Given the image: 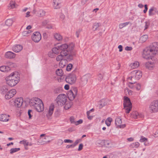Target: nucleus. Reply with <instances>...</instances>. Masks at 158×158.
<instances>
[{
	"label": "nucleus",
	"instance_id": "9b49d317",
	"mask_svg": "<svg viewBox=\"0 0 158 158\" xmlns=\"http://www.w3.org/2000/svg\"><path fill=\"white\" fill-rule=\"evenodd\" d=\"M77 93V88H74L73 90H70L68 92L67 95L70 101L73 100L75 98Z\"/></svg>",
	"mask_w": 158,
	"mask_h": 158
},
{
	"label": "nucleus",
	"instance_id": "4468645a",
	"mask_svg": "<svg viewBox=\"0 0 158 158\" xmlns=\"http://www.w3.org/2000/svg\"><path fill=\"white\" fill-rule=\"evenodd\" d=\"M16 91L15 89H12L9 91L6 94L5 98L9 99L13 97L16 94Z\"/></svg>",
	"mask_w": 158,
	"mask_h": 158
},
{
	"label": "nucleus",
	"instance_id": "4be33fe9",
	"mask_svg": "<svg viewBox=\"0 0 158 158\" xmlns=\"http://www.w3.org/2000/svg\"><path fill=\"white\" fill-rule=\"evenodd\" d=\"M61 45L53 48L52 49V52L56 55H58L59 53H60L61 49Z\"/></svg>",
	"mask_w": 158,
	"mask_h": 158
},
{
	"label": "nucleus",
	"instance_id": "69168bd1",
	"mask_svg": "<svg viewBox=\"0 0 158 158\" xmlns=\"http://www.w3.org/2000/svg\"><path fill=\"white\" fill-rule=\"evenodd\" d=\"M132 48L131 47L128 46H127L125 48V49L127 51L131 50H132Z\"/></svg>",
	"mask_w": 158,
	"mask_h": 158
},
{
	"label": "nucleus",
	"instance_id": "49530a36",
	"mask_svg": "<svg viewBox=\"0 0 158 158\" xmlns=\"http://www.w3.org/2000/svg\"><path fill=\"white\" fill-rule=\"evenodd\" d=\"M152 63H150L149 62H147L145 64V66L146 68L151 69L152 68Z\"/></svg>",
	"mask_w": 158,
	"mask_h": 158
},
{
	"label": "nucleus",
	"instance_id": "338daca9",
	"mask_svg": "<svg viewBox=\"0 0 158 158\" xmlns=\"http://www.w3.org/2000/svg\"><path fill=\"white\" fill-rule=\"evenodd\" d=\"M60 90L58 88L55 89L54 91V92L55 94H58L59 93Z\"/></svg>",
	"mask_w": 158,
	"mask_h": 158
},
{
	"label": "nucleus",
	"instance_id": "09e8293b",
	"mask_svg": "<svg viewBox=\"0 0 158 158\" xmlns=\"http://www.w3.org/2000/svg\"><path fill=\"white\" fill-rule=\"evenodd\" d=\"M20 144H23L24 146H28L29 145V143L25 139H23L19 142Z\"/></svg>",
	"mask_w": 158,
	"mask_h": 158
},
{
	"label": "nucleus",
	"instance_id": "052dcab7",
	"mask_svg": "<svg viewBox=\"0 0 158 158\" xmlns=\"http://www.w3.org/2000/svg\"><path fill=\"white\" fill-rule=\"evenodd\" d=\"M22 35L23 36H27L29 35L27 33V31H23L22 33Z\"/></svg>",
	"mask_w": 158,
	"mask_h": 158
},
{
	"label": "nucleus",
	"instance_id": "13d9d810",
	"mask_svg": "<svg viewBox=\"0 0 158 158\" xmlns=\"http://www.w3.org/2000/svg\"><path fill=\"white\" fill-rule=\"evenodd\" d=\"M63 143L62 140L61 139H59L57 141V144L58 145H61Z\"/></svg>",
	"mask_w": 158,
	"mask_h": 158
},
{
	"label": "nucleus",
	"instance_id": "bb28decb",
	"mask_svg": "<svg viewBox=\"0 0 158 158\" xmlns=\"http://www.w3.org/2000/svg\"><path fill=\"white\" fill-rule=\"evenodd\" d=\"M64 108L65 110H67L69 109L73 105V102L71 101L67 102L65 104Z\"/></svg>",
	"mask_w": 158,
	"mask_h": 158
},
{
	"label": "nucleus",
	"instance_id": "8fccbe9b",
	"mask_svg": "<svg viewBox=\"0 0 158 158\" xmlns=\"http://www.w3.org/2000/svg\"><path fill=\"white\" fill-rule=\"evenodd\" d=\"M105 145L107 147H111L112 144L111 143L108 141H106L105 142Z\"/></svg>",
	"mask_w": 158,
	"mask_h": 158
},
{
	"label": "nucleus",
	"instance_id": "c9c22d12",
	"mask_svg": "<svg viewBox=\"0 0 158 158\" xmlns=\"http://www.w3.org/2000/svg\"><path fill=\"white\" fill-rule=\"evenodd\" d=\"M139 65V63L137 61H135L134 63L131 64L130 65L132 69L137 68Z\"/></svg>",
	"mask_w": 158,
	"mask_h": 158
},
{
	"label": "nucleus",
	"instance_id": "ddd939ff",
	"mask_svg": "<svg viewBox=\"0 0 158 158\" xmlns=\"http://www.w3.org/2000/svg\"><path fill=\"white\" fill-rule=\"evenodd\" d=\"M128 85L129 87L133 89L139 90L141 88V85L139 83L134 82H129Z\"/></svg>",
	"mask_w": 158,
	"mask_h": 158
},
{
	"label": "nucleus",
	"instance_id": "423d86ee",
	"mask_svg": "<svg viewBox=\"0 0 158 158\" xmlns=\"http://www.w3.org/2000/svg\"><path fill=\"white\" fill-rule=\"evenodd\" d=\"M67 98V97L65 94H59L56 98V102L58 106H62L65 104Z\"/></svg>",
	"mask_w": 158,
	"mask_h": 158
},
{
	"label": "nucleus",
	"instance_id": "7ed1b4c3",
	"mask_svg": "<svg viewBox=\"0 0 158 158\" xmlns=\"http://www.w3.org/2000/svg\"><path fill=\"white\" fill-rule=\"evenodd\" d=\"M29 104L38 112H41L44 110V104L40 99L35 98L30 100Z\"/></svg>",
	"mask_w": 158,
	"mask_h": 158
},
{
	"label": "nucleus",
	"instance_id": "c03bdc74",
	"mask_svg": "<svg viewBox=\"0 0 158 158\" xmlns=\"http://www.w3.org/2000/svg\"><path fill=\"white\" fill-rule=\"evenodd\" d=\"M139 145V143L136 142L133 143L131 144V147L132 148H137Z\"/></svg>",
	"mask_w": 158,
	"mask_h": 158
},
{
	"label": "nucleus",
	"instance_id": "f8f14e48",
	"mask_svg": "<svg viewBox=\"0 0 158 158\" xmlns=\"http://www.w3.org/2000/svg\"><path fill=\"white\" fill-rule=\"evenodd\" d=\"M32 40L35 42H38L41 39V34L38 32H34L31 36Z\"/></svg>",
	"mask_w": 158,
	"mask_h": 158
},
{
	"label": "nucleus",
	"instance_id": "e433bc0d",
	"mask_svg": "<svg viewBox=\"0 0 158 158\" xmlns=\"http://www.w3.org/2000/svg\"><path fill=\"white\" fill-rule=\"evenodd\" d=\"M130 22H127L123 23H121L119 25V27L120 29H121L125 27L128 25L129 23Z\"/></svg>",
	"mask_w": 158,
	"mask_h": 158
},
{
	"label": "nucleus",
	"instance_id": "864d4df0",
	"mask_svg": "<svg viewBox=\"0 0 158 158\" xmlns=\"http://www.w3.org/2000/svg\"><path fill=\"white\" fill-rule=\"evenodd\" d=\"M145 26H144V27L145 28L144 29V30H145L148 28L149 27V25H150V23L149 22H145Z\"/></svg>",
	"mask_w": 158,
	"mask_h": 158
},
{
	"label": "nucleus",
	"instance_id": "774afa93",
	"mask_svg": "<svg viewBox=\"0 0 158 158\" xmlns=\"http://www.w3.org/2000/svg\"><path fill=\"white\" fill-rule=\"evenodd\" d=\"M129 91V89L128 88L125 89L124 90V92L126 94V95H127L128 94Z\"/></svg>",
	"mask_w": 158,
	"mask_h": 158
},
{
	"label": "nucleus",
	"instance_id": "9d476101",
	"mask_svg": "<svg viewBox=\"0 0 158 158\" xmlns=\"http://www.w3.org/2000/svg\"><path fill=\"white\" fill-rule=\"evenodd\" d=\"M45 134H42L40 135V138L38 139V142L41 144H44L50 142L49 137L45 136Z\"/></svg>",
	"mask_w": 158,
	"mask_h": 158
},
{
	"label": "nucleus",
	"instance_id": "e2e57ef3",
	"mask_svg": "<svg viewBox=\"0 0 158 158\" xmlns=\"http://www.w3.org/2000/svg\"><path fill=\"white\" fill-rule=\"evenodd\" d=\"M83 147V144L82 143L80 144L79 145V148L78 149V151H81Z\"/></svg>",
	"mask_w": 158,
	"mask_h": 158
},
{
	"label": "nucleus",
	"instance_id": "bf43d9fd",
	"mask_svg": "<svg viewBox=\"0 0 158 158\" xmlns=\"http://www.w3.org/2000/svg\"><path fill=\"white\" fill-rule=\"evenodd\" d=\"M144 9L143 10V12L144 13H146L148 10V5L147 4H145L144 6Z\"/></svg>",
	"mask_w": 158,
	"mask_h": 158
},
{
	"label": "nucleus",
	"instance_id": "4d7b16f0",
	"mask_svg": "<svg viewBox=\"0 0 158 158\" xmlns=\"http://www.w3.org/2000/svg\"><path fill=\"white\" fill-rule=\"evenodd\" d=\"M83 122V121L82 119H80L79 120L76 121L75 123V124L76 125H77L78 124H81Z\"/></svg>",
	"mask_w": 158,
	"mask_h": 158
},
{
	"label": "nucleus",
	"instance_id": "2f4dec72",
	"mask_svg": "<svg viewBox=\"0 0 158 158\" xmlns=\"http://www.w3.org/2000/svg\"><path fill=\"white\" fill-rule=\"evenodd\" d=\"M10 70L9 67L6 66H2L0 67V70L2 72L8 71Z\"/></svg>",
	"mask_w": 158,
	"mask_h": 158
},
{
	"label": "nucleus",
	"instance_id": "393cba45",
	"mask_svg": "<svg viewBox=\"0 0 158 158\" xmlns=\"http://www.w3.org/2000/svg\"><path fill=\"white\" fill-rule=\"evenodd\" d=\"M54 107L55 106L54 105H51L49 107L48 112L47 114V116H50L52 115L54 111Z\"/></svg>",
	"mask_w": 158,
	"mask_h": 158
},
{
	"label": "nucleus",
	"instance_id": "5fc2aeb1",
	"mask_svg": "<svg viewBox=\"0 0 158 158\" xmlns=\"http://www.w3.org/2000/svg\"><path fill=\"white\" fill-rule=\"evenodd\" d=\"M70 121L71 122V123L74 124H75V123L76 121H75V119L73 117L71 116L70 118H69Z\"/></svg>",
	"mask_w": 158,
	"mask_h": 158
},
{
	"label": "nucleus",
	"instance_id": "a211bd4d",
	"mask_svg": "<svg viewBox=\"0 0 158 158\" xmlns=\"http://www.w3.org/2000/svg\"><path fill=\"white\" fill-rule=\"evenodd\" d=\"M23 48L21 45L16 44L13 46L12 47V50L15 52H19L21 51Z\"/></svg>",
	"mask_w": 158,
	"mask_h": 158
},
{
	"label": "nucleus",
	"instance_id": "79ce46f5",
	"mask_svg": "<svg viewBox=\"0 0 158 158\" xmlns=\"http://www.w3.org/2000/svg\"><path fill=\"white\" fill-rule=\"evenodd\" d=\"M66 60H63L60 61L59 63V66L61 68H64L65 66Z\"/></svg>",
	"mask_w": 158,
	"mask_h": 158
},
{
	"label": "nucleus",
	"instance_id": "39448f33",
	"mask_svg": "<svg viewBox=\"0 0 158 158\" xmlns=\"http://www.w3.org/2000/svg\"><path fill=\"white\" fill-rule=\"evenodd\" d=\"M123 102L124 108L127 114H128L131 109L132 104L129 98L127 97H124Z\"/></svg>",
	"mask_w": 158,
	"mask_h": 158
},
{
	"label": "nucleus",
	"instance_id": "f257e3e1",
	"mask_svg": "<svg viewBox=\"0 0 158 158\" xmlns=\"http://www.w3.org/2000/svg\"><path fill=\"white\" fill-rule=\"evenodd\" d=\"M152 54L158 55V43H152L148 48H145L143 50V57L147 59H152Z\"/></svg>",
	"mask_w": 158,
	"mask_h": 158
},
{
	"label": "nucleus",
	"instance_id": "c85d7f7f",
	"mask_svg": "<svg viewBox=\"0 0 158 158\" xmlns=\"http://www.w3.org/2000/svg\"><path fill=\"white\" fill-rule=\"evenodd\" d=\"M148 38V36L147 35H144L140 37L139 41L140 42L143 43L145 42Z\"/></svg>",
	"mask_w": 158,
	"mask_h": 158
},
{
	"label": "nucleus",
	"instance_id": "f704fd0d",
	"mask_svg": "<svg viewBox=\"0 0 158 158\" xmlns=\"http://www.w3.org/2000/svg\"><path fill=\"white\" fill-rule=\"evenodd\" d=\"M56 73L57 75L59 76H62L64 74L63 71L61 69H58L56 70Z\"/></svg>",
	"mask_w": 158,
	"mask_h": 158
},
{
	"label": "nucleus",
	"instance_id": "1a4fd4ad",
	"mask_svg": "<svg viewBox=\"0 0 158 158\" xmlns=\"http://www.w3.org/2000/svg\"><path fill=\"white\" fill-rule=\"evenodd\" d=\"M149 109L152 112L158 111V100H154L151 102L149 106Z\"/></svg>",
	"mask_w": 158,
	"mask_h": 158
},
{
	"label": "nucleus",
	"instance_id": "412c9836",
	"mask_svg": "<svg viewBox=\"0 0 158 158\" xmlns=\"http://www.w3.org/2000/svg\"><path fill=\"white\" fill-rule=\"evenodd\" d=\"M9 116L6 114H2L0 116V121L7 122L9 120Z\"/></svg>",
	"mask_w": 158,
	"mask_h": 158
},
{
	"label": "nucleus",
	"instance_id": "a18cd8bd",
	"mask_svg": "<svg viewBox=\"0 0 158 158\" xmlns=\"http://www.w3.org/2000/svg\"><path fill=\"white\" fill-rule=\"evenodd\" d=\"M20 150V148H12L10 149V154H12L14 152H16L19 151Z\"/></svg>",
	"mask_w": 158,
	"mask_h": 158
},
{
	"label": "nucleus",
	"instance_id": "de8ad7c7",
	"mask_svg": "<svg viewBox=\"0 0 158 158\" xmlns=\"http://www.w3.org/2000/svg\"><path fill=\"white\" fill-rule=\"evenodd\" d=\"M103 78V74L100 73L98 74V75L97 76V78L98 80L99 81H101Z\"/></svg>",
	"mask_w": 158,
	"mask_h": 158
},
{
	"label": "nucleus",
	"instance_id": "37998d69",
	"mask_svg": "<svg viewBox=\"0 0 158 158\" xmlns=\"http://www.w3.org/2000/svg\"><path fill=\"white\" fill-rule=\"evenodd\" d=\"M7 64L8 65L7 66L9 67L10 70V68H14L16 66V64H15L11 62H8L7 63Z\"/></svg>",
	"mask_w": 158,
	"mask_h": 158
},
{
	"label": "nucleus",
	"instance_id": "0eeeda50",
	"mask_svg": "<svg viewBox=\"0 0 158 158\" xmlns=\"http://www.w3.org/2000/svg\"><path fill=\"white\" fill-rule=\"evenodd\" d=\"M132 76L129 77L127 79L131 80L132 79L135 78L137 80H139L142 76V73L140 71L135 70L132 71L131 72Z\"/></svg>",
	"mask_w": 158,
	"mask_h": 158
},
{
	"label": "nucleus",
	"instance_id": "4c0bfd02",
	"mask_svg": "<svg viewBox=\"0 0 158 158\" xmlns=\"http://www.w3.org/2000/svg\"><path fill=\"white\" fill-rule=\"evenodd\" d=\"M64 58H65V57L60 53V55H58L56 56V60L57 61H60L63 60V59Z\"/></svg>",
	"mask_w": 158,
	"mask_h": 158
},
{
	"label": "nucleus",
	"instance_id": "58836bf2",
	"mask_svg": "<svg viewBox=\"0 0 158 158\" xmlns=\"http://www.w3.org/2000/svg\"><path fill=\"white\" fill-rule=\"evenodd\" d=\"M13 23V20L11 19H7L6 22L5 24L6 25L10 26H11Z\"/></svg>",
	"mask_w": 158,
	"mask_h": 158
},
{
	"label": "nucleus",
	"instance_id": "6e6552de",
	"mask_svg": "<svg viewBox=\"0 0 158 158\" xmlns=\"http://www.w3.org/2000/svg\"><path fill=\"white\" fill-rule=\"evenodd\" d=\"M76 78L75 74L71 73L67 76L65 79L66 82L70 84H74L76 81Z\"/></svg>",
	"mask_w": 158,
	"mask_h": 158
},
{
	"label": "nucleus",
	"instance_id": "6ab92c4d",
	"mask_svg": "<svg viewBox=\"0 0 158 158\" xmlns=\"http://www.w3.org/2000/svg\"><path fill=\"white\" fill-rule=\"evenodd\" d=\"M16 54L11 51L6 52L5 55V57L8 59H12L15 57Z\"/></svg>",
	"mask_w": 158,
	"mask_h": 158
},
{
	"label": "nucleus",
	"instance_id": "b1692460",
	"mask_svg": "<svg viewBox=\"0 0 158 158\" xmlns=\"http://www.w3.org/2000/svg\"><path fill=\"white\" fill-rule=\"evenodd\" d=\"M8 90V86L7 85L2 86L0 89V91L1 94H5Z\"/></svg>",
	"mask_w": 158,
	"mask_h": 158
},
{
	"label": "nucleus",
	"instance_id": "0e129e2a",
	"mask_svg": "<svg viewBox=\"0 0 158 158\" xmlns=\"http://www.w3.org/2000/svg\"><path fill=\"white\" fill-rule=\"evenodd\" d=\"M81 32V30L79 29L78 31H77L76 32V35L77 38H78L79 35Z\"/></svg>",
	"mask_w": 158,
	"mask_h": 158
},
{
	"label": "nucleus",
	"instance_id": "6e6d98bb",
	"mask_svg": "<svg viewBox=\"0 0 158 158\" xmlns=\"http://www.w3.org/2000/svg\"><path fill=\"white\" fill-rule=\"evenodd\" d=\"M49 21L48 20H44L42 22V25L43 26H45L46 25L47 23H49Z\"/></svg>",
	"mask_w": 158,
	"mask_h": 158
},
{
	"label": "nucleus",
	"instance_id": "cd10ccee",
	"mask_svg": "<svg viewBox=\"0 0 158 158\" xmlns=\"http://www.w3.org/2000/svg\"><path fill=\"white\" fill-rule=\"evenodd\" d=\"M106 104V103L105 99H102L99 102V108H102L103 106H105Z\"/></svg>",
	"mask_w": 158,
	"mask_h": 158
},
{
	"label": "nucleus",
	"instance_id": "72a5a7b5",
	"mask_svg": "<svg viewBox=\"0 0 158 158\" xmlns=\"http://www.w3.org/2000/svg\"><path fill=\"white\" fill-rule=\"evenodd\" d=\"M100 25L101 24L99 23H94L93 26V30L95 31L98 30V28L100 27Z\"/></svg>",
	"mask_w": 158,
	"mask_h": 158
},
{
	"label": "nucleus",
	"instance_id": "603ef678",
	"mask_svg": "<svg viewBox=\"0 0 158 158\" xmlns=\"http://www.w3.org/2000/svg\"><path fill=\"white\" fill-rule=\"evenodd\" d=\"M28 114L29 116V119H31L32 117V114H33V112L31 110H29L28 111Z\"/></svg>",
	"mask_w": 158,
	"mask_h": 158
},
{
	"label": "nucleus",
	"instance_id": "2eb2a0df",
	"mask_svg": "<svg viewBox=\"0 0 158 158\" xmlns=\"http://www.w3.org/2000/svg\"><path fill=\"white\" fill-rule=\"evenodd\" d=\"M23 102V99L22 98H17L14 101V105L15 107L19 108L22 105Z\"/></svg>",
	"mask_w": 158,
	"mask_h": 158
},
{
	"label": "nucleus",
	"instance_id": "a19ab883",
	"mask_svg": "<svg viewBox=\"0 0 158 158\" xmlns=\"http://www.w3.org/2000/svg\"><path fill=\"white\" fill-rule=\"evenodd\" d=\"M131 116L135 119H136L138 118V117L139 116V114L138 112L136 111H134L132 113Z\"/></svg>",
	"mask_w": 158,
	"mask_h": 158
},
{
	"label": "nucleus",
	"instance_id": "3c124183",
	"mask_svg": "<svg viewBox=\"0 0 158 158\" xmlns=\"http://www.w3.org/2000/svg\"><path fill=\"white\" fill-rule=\"evenodd\" d=\"M73 65L71 64H69L67 66L66 70L67 71H69L71 70L72 68Z\"/></svg>",
	"mask_w": 158,
	"mask_h": 158
},
{
	"label": "nucleus",
	"instance_id": "20e7f679",
	"mask_svg": "<svg viewBox=\"0 0 158 158\" xmlns=\"http://www.w3.org/2000/svg\"><path fill=\"white\" fill-rule=\"evenodd\" d=\"M61 51L60 53L64 57L66 58L68 61H70L73 59V57L75 56V53L70 52L67 48H68L67 44H64L61 45Z\"/></svg>",
	"mask_w": 158,
	"mask_h": 158
},
{
	"label": "nucleus",
	"instance_id": "680f3d73",
	"mask_svg": "<svg viewBox=\"0 0 158 158\" xmlns=\"http://www.w3.org/2000/svg\"><path fill=\"white\" fill-rule=\"evenodd\" d=\"M64 143H72L73 142V141L70 139H65L64 140Z\"/></svg>",
	"mask_w": 158,
	"mask_h": 158
},
{
	"label": "nucleus",
	"instance_id": "aec40b11",
	"mask_svg": "<svg viewBox=\"0 0 158 158\" xmlns=\"http://www.w3.org/2000/svg\"><path fill=\"white\" fill-rule=\"evenodd\" d=\"M61 0H53V6L55 9H59L61 6Z\"/></svg>",
	"mask_w": 158,
	"mask_h": 158
},
{
	"label": "nucleus",
	"instance_id": "5701e85b",
	"mask_svg": "<svg viewBox=\"0 0 158 158\" xmlns=\"http://www.w3.org/2000/svg\"><path fill=\"white\" fill-rule=\"evenodd\" d=\"M89 76L87 75L83 76L81 78V83L82 85H85L87 84L89 79Z\"/></svg>",
	"mask_w": 158,
	"mask_h": 158
},
{
	"label": "nucleus",
	"instance_id": "ea45409f",
	"mask_svg": "<svg viewBox=\"0 0 158 158\" xmlns=\"http://www.w3.org/2000/svg\"><path fill=\"white\" fill-rule=\"evenodd\" d=\"M45 12L43 10H40L37 13V15L39 16H43L45 15Z\"/></svg>",
	"mask_w": 158,
	"mask_h": 158
},
{
	"label": "nucleus",
	"instance_id": "f03ea898",
	"mask_svg": "<svg viewBox=\"0 0 158 158\" xmlns=\"http://www.w3.org/2000/svg\"><path fill=\"white\" fill-rule=\"evenodd\" d=\"M20 79L19 73L17 72H15L6 77L5 80L8 85L11 87H13L19 83Z\"/></svg>",
	"mask_w": 158,
	"mask_h": 158
},
{
	"label": "nucleus",
	"instance_id": "473e14b6",
	"mask_svg": "<svg viewBox=\"0 0 158 158\" xmlns=\"http://www.w3.org/2000/svg\"><path fill=\"white\" fill-rule=\"evenodd\" d=\"M54 37L55 39L58 41L61 40L62 39V36L58 33H56L54 34Z\"/></svg>",
	"mask_w": 158,
	"mask_h": 158
},
{
	"label": "nucleus",
	"instance_id": "c756f323",
	"mask_svg": "<svg viewBox=\"0 0 158 158\" xmlns=\"http://www.w3.org/2000/svg\"><path fill=\"white\" fill-rule=\"evenodd\" d=\"M10 6H8V8L9 9H14L16 7L15 3L14 1L12 0L9 4Z\"/></svg>",
	"mask_w": 158,
	"mask_h": 158
},
{
	"label": "nucleus",
	"instance_id": "f3484780",
	"mask_svg": "<svg viewBox=\"0 0 158 158\" xmlns=\"http://www.w3.org/2000/svg\"><path fill=\"white\" fill-rule=\"evenodd\" d=\"M156 8L154 6L151 7L148 10V16L150 17H152L155 15L157 14Z\"/></svg>",
	"mask_w": 158,
	"mask_h": 158
},
{
	"label": "nucleus",
	"instance_id": "7c9ffc66",
	"mask_svg": "<svg viewBox=\"0 0 158 158\" xmlns=\"http://www.w3.org/2000/svg\"><path fill=\"white\" fill-rule=\"evenodd\" d=\"M139 141L140 142H144V144L145 146H147L148 145V142L147 139L143 136L141 137Z\"/></svg>",
	"mask_w": 158,
	"mask_h": 158
},
{
	"label": "nucleus",
	"instance_id": "dca6fc26",
	"mask_svg": "<svg viewBox=\"0 0 158 158\" xmlns=\"http://www.w3.org/2000/svg\"><path fill=\"white\" fill-rule=\"evenodd\" d=\"M115 123L116 125L120 128H124L126 127L125 124L121 125L122 120L120 117H117L116 118Z\"/></svg>",
	"mask_w": 158,
	"mask_h": 158
},
{
	"label": "nucleus",
	"instance_id": "a878e982",
	"mask_svg": "<svg viewBox=\"0 0 158 158\" xmlns=\"http://www.w3.org/2000/svg\"><path fill=\"white\" fill-rule=\"evenodd\" d=\"M68 48H67V49L70 52H73V53H75L73 51V50L74 49V45L73 43H71L69 45L67 44Z\"/></svg>",
	"mask_w": 158,
	"mask_h": 158
}]
</instances>
